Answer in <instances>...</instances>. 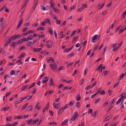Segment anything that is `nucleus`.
Returning <instances> with one entry per match:
<instances>
[{
  "instance_id": "412c9836",
  "label": "nucleus",
  "mask_w": 126,
  "mask_h": 126,
  "mask_svg": "<svg viewBox=\"0 0 126 126\" xmlns=\"http://www.w3.org/2000/svg\"><path fill=\"white\" fill-rule=\"evenodd\" d=\"M25 54L24 53V52H23L22 53V54L19 57H18V58L19 59H21V58H22V57H23L24 56H25Z\"/></svg>"
},
{
  "instance_id": "37998d69",
  "label": "nucleus",
  "mask_w": 126,
  "mask_h": 126,
  "mask_svg": "<svg viewBox=\"0 0 126 126\" xmlns=\"http://www.w3.org/2000/svg\"><path fill=\"white\" fill-rule=\"evenodd\" d=\"M74 101H72L70 102L69 103V105L70 106H71L74 103Z\"/></svg>"
},
{
  "instance_id": "a211bd4d",
  "label": "nucleus",
  "mask_w": 126,
  "mask_h": 126,
  "mask_svg": "<svg viewBox=\"0 0 126 126\" xmlns=\"http://www.w3.org/2000/svg\"><path fill=\"white\" fill-rule=\"evenodd\" d=\"M12 117L10 116L7 117L6 118V121H11Z\"/></svg>"
},
{
  "instance_id": "f257e3e1",
  "label": "nucleus",
  "mask_w": 126,
  "mask_h": 126,
  "mask_svg": "<svg viewBox=\"0 0 126 126\" xmlns=\"http://www.w3.org/2000/svg\"><path fill=\"white\" fill-rule=\"evenodd\" d=\"M20 37L21 35L20 34L15 35L10 37L4 45V47H7L12 41H14L17 38H19Z\"/></svg>"
},
{
  "instance_id": "680f3d73",
  "label": "nucleus",
  "mask_w": 126,
  "mask_h": 126,
  "mask_svg": "<svg viewBox=\"0 0 126 126\" xmlns=\"http://www.w3.org/2000/svg\"><path fill=\"white\" fill-rule=\"evenodd\" d=\"M65 36V34H62L59 36V37L60 39H61V38H63Z\"/></svg>"
},
{
  "instance_id": "bf43d9fd",
  "label": "nucleus",
  "mask_w": 126,
  "mask_h": 126,
  "mask_svg": "<svg viewBox=\"0 0 126 126\" xmlns=\"http://www.w3.org/2000/svg\"><path fill=\"white\" fill-rule=\"evenodd\" d=\"M84 80V79H82L81 80H80V85H81L83 83Z\"/></svg>"
},
{
  "instance_id": "72a5a7b5",
  "label": "nucleus",
  "mask_w": 126,
  "mask_h": 126,
  "mask_svg": "<svg viewBox=\"0 0 126 126\" xmlns=\"http://www.w3.org/2000/svg\"><path fill=\"white\" fill-rule=\"evenodd\" d=\"M80 103L79 102H77L76 104V107L78 108H79L80 107Z\"/></svg>"
},
{
  "instance_id": "2f4dec72",
  "label": "nucleus",
  "mask_w": 126,
  "mask_h": 126,
  "mask_svg": "<svg viewBox=\"0 0 126 126\" xmlns=\"http://www.w3.org/2000/svg\"><path fill=\"white\" fill-rule=\"evenodd\" d=\"M74 54V52H73L71 54H69L67 56V57L70 58L71 57H72L73 56Z\"/></svg>"
},
{
  "instance_id": "4be33fe9",
  "label": "nucleus",
  "mask_w": 126,
  "mask_h": 126,
  "mask_svg": "<svg viewBox=\"0 0 126 126\" xmlns=\"http://www.w3.org/2000/svg\"><path fill=\"white\" fill-rule=\"evenodd\" d=\"M76 99L77 101H79L80 100L81 98L79 94H78V95L76 96Z\"/></svg>"
},
{
  "instance_id": "f3484780",
  "label": "nucleus",
  "mask_w": 126,
  "mask_h": 126,
  "mask_svg": "<svg viewBox=\"0 0 126 126\" xmlns=\"http://www.w3.org/2000/svg\"><path fill=\"white\" fill-rule=\"evenodd\" d=\"M102 64H100L99 66H97L95 69V70L97 71L99 69H100L102 67Z\"/></svg>"
},
{
  "instance_id": "c03bdc74",
  "label": "nucleus",
  "mask_w": 126,
  "mask_h": 126,
  "mask_svg": "<svg viewBox=\"0 0 126 126\" xmlns=\"http://www.w3.org/2000/svg\"><path fill=\"white\" fill-rule=\"evenodd\" d=\"M109 73V72L108 71H105L104 73L103 74L104 76H105L107 75H108Z\"/></svg>"
},
{
  "instance_id": "f8f14e48",
  "label": "nucleus",
  "mask_w": 126,
  "mask_h": 126,
  "mask_svg": "<svg viewBox=\"0 0 126 126\" xmlns=\"http://www.w3.org/2000/svg\"><path fill=\"white\" fill-rule=\"evenodd\" d=\"M39 120V119L38 118L34 120L31 123V125H32L36 123Z\"/></svg>"
},
{
  "instance_id": "4468645a",
  "label": "nucleus",
  "mask_w": 126,
  "mask_h": 126,
  "mask_svg": "<svg viewBox=\"0 0 126 126\" xmlns=\"http://www.w3.org/2000/svg\"><path fill=\"white\" fill-rule=\"evenodd\" d=\"M23 115H22L21 116L18 115L17 116H15V119H21L23 118Z\"/></svg>"
},
{
  "instance_id": "13d9d810",
  "label": "nucleus",
  "mask_w": 126,
  "mask_h": 126,
  "mask_svg": "<svg viewBox=\"0 0 126 126\" xmlns=\"http://www.w3.org/2000/svg\"><path fill=\"white\" fill-rule=\"evenodd\" d=\"M5 11L6 12L8 13H9L10 12L9 10L7 7H6L5 8Z\"/></svg>"
},
{
  "instance_id": "603ef678",
  "label": "nucleus",
  "mask_w": 126,
  "mask_h": 126,
  "mask_svg": "<svg viewBox=\"0 0 126 126\" xmlns=\"http://www.w3.org/2000/svg\"><path fill=\"white\" fill-rule=\"evenodd\" d=\"M76 7L75 5H73L72 7L70 8L69 9V10L70 11H71L72 10L74 9V8Z\"/></svg>"
},
{
  "instance_id": "4c0bfd02",
  "label": "nucleus",
  "mask_w": 126,
  "mask_h": 126,
  "mask_svg": "<svg viewBox=\"0 0 126 126\" xmlns=\"http://www.w3.org/2000/svg\"><path fill=\"white\" fill-rule=\"evenodd\" d=\"M52 124L53 126L56 125L57 124V123L56 122H51L49 124V125H51Z\"/></svg>"
},
{
  "instance_id": "e433bc0d",
  "label": "nucleus",
  "mask_w": 126,
  "mask_h": 126,
  "mask_svg": "<svg viewBox=\"0 0 126 126\" xmlns=\"http://www.w3.org/2000/svg\"><path fill=\"white\" fill-rule=\"evenodd\" d=\"M45 28L43 27H40L39 28H37L36 30H44Z\"/></svg>"
},
{
  "instance_id": "8fccbe9b",
  "label": "nucleus",
  "mask_w": 126,
  "mask_h": 126,
  "mask_svg": "<svg viewBox=\"0 0 126 126\" xmlns=\"http://www.w3.org/2000/svg\"><path fill=\"white\" fill-rule=\"evenodd\" d=\"M91 86L90 85H89L88 86H87L85 88V89L86 90H88L90 88H91Z\"/></svg>"
},
{
  "instance_id": "864d4df0",
  "label": "nucleus",
  "mask_w": 126,
  "mask_h": 126,
  "mask_svg": "<svg viewBox=\"0 0 126 126\" xmlns=\"http://www.w3.org/2000/svg\"><path fill=\"white\" fill-rule=\"evenodd\" d=\"M52 31H53L51 28L50 27H49L48 29V32L50 33Z\"/></svg>"
},
{
  "instance_id": "052dcab7",
  "label": "nucleus",
  "mask_w": 126,
  "mask_h": 126,
  "mask_svg": "<svg viewBox=\"0 0 126 126\" xmlns=\"http://www.w3.org/2000/svg\"><path fill=\"white\" fill-rule=\"evenodd\" d=\"M15 71L13 70H12L10 73V74L11 75H13L14 74Z\"/></svg>"
},
{
  "instance_id": "338daca9",
  "label": "nucleus",
  "mask_w": 126,
  "mask_h": 126,
  "mask_svg": "<svg viewBox=\"0 0 126 126\" xmlns=\"http://www.w3.org/2000/svg\"><path fill=\"white\" fill-rule=\"evenodd\" d=\"M15 64V63L14 62H12L11 63H9L8 64V66H10L11 65H14Z\"/></svg>"
},
{
  "instance_id": "ddd939ff",
  "label": "nucleus",
  "mask_w": 126,
  "mask_h": 126,
  "mask_svg": "<svg viewBox=\"0 0 126 126\" xmlns=\"http://www.w3.org/2000/svg\"><path fill=\"white\" fill-rule=\"evenodd\" d=\"M47 60L48 61V63L49 61H51L52 62H54V59L52 57H49L47 58Z\"/></svg>"
},
{
  "instance_id": "0eeeda50",
  "label": "nucleus",
  "mask_w": 126,
  "mask_h": 126,
  "mask_svg": "<svg viewBox=\"0 0 126 126\" xmlns=\"http://www.w3.org/2000/svg\"><path fill=\"white\" fill-rule=\"evenodd\" d=\"M49 77H45L42 80V82L44 83L48 81L49 79Z\"/></svg>"
},
{
  "instance_id": "5701e85b",
  "label": "nucleus",
  "mask_w": 126,
  "mask_h": 126,
  "mask_svg": "<svg viewBox=\"0 0 126 126\" xmlns=\"http://www.w3.org/2000/svg\"><path fill=\"white\" fill-rule=\"evenodd\" d=\"M48 108V106H45V107L43 109V113L45 112L46 110H47Z\"/></svg>"
},
{
  "instance_id": "7ed1b4c3",
  "label": "nucleus",
  "mask_w": 126,
  "mask_h": 126,
  "mask_svg": "<svg viewBox=\"0 0 126 126\" xmlns=\"http://www.w3.org/2000/svg\"><path fill=\"white\" fill-rule=\"evenodd\" d=\"M98 37V35L97 34L94 35L92 38V41L93 43H94L96 41H94L97 39V37Z\"/></svg>"
},
{
  "instance_id": "4d7b16f0",
  "label": "nucleus",
  "mask_w": 126,
  "mask_h": 126,
  "mask_svg": "<svg viewBox=\"0 0 126 126\" xmlns=\"http://www.w3.org/2000/svg\"><path fill=\"white\" fill-rule=\"evenodd\" d=\"M76 31V30H75L72 33L71 35V37H72L73 36H74L75 34Z\"/></svg>"
},
{
  "instance_id": "c85d7f7f",
  "label": "nucleus",
  "mask_w": 126,
  "mask_h": 126,
  "mask_svg": "<svg viewBox=\"0 0 126 126\" xmlns=\"http://www.w3.org/2000/svg\"><path fill=\"white\" fill-rule=\"evenodd\" d=\"M32 119L31 120H28L26 121V125H27L30 124V122L32 121Z\"/></svg>"
},
{
  "instance_id": "774afa93",
  "label": "nucleus",
  "mask_w": 126,
  "mask_h": 126,
  "mask_svg": "<svg viewBox=\"0 0 126 126\" xmlns=\"http://www.w3.org/2000/svg\"><path fill=\"white\" fill-rule=\"evenodd\" d=\"M82 7L85 8H86L87 7V4H84L82 5Z\"/></svg>"
},
{
  "instance_id": "de8ad7c7",
  "label": "nucleus",
  "mask_w": 126,
  "mask_h": 126,
  "mask_svg": "<svg viewBox=\"0 0 126 126\" xmlns=\"http://www.w3.org/2000/svg\"><path fill=\"white\" fill-rule=\"evenodd\" d=\"M126 94V93L125 92H124L121 95V97H122V98H123L125 96Z\"/></svg>"
},
{
  "instance_id": "f704fd0d",
  "label": "nucleus",
  "mask_w": 126,
  "mask_h": 126,
  "mask_svg": "<svg viewBox=\"0 0 126 126\" xmlns=\"http://www.w3.org/2000/svg\"><path fill=\"white\" fill-rule=\"evenodd\" d=\"M100 100V97L98 98L95 101V103L96 104L98 103Z\"/></svg>"
},
{
  "instance_id": "cd10ccee",
  "label": "nucleus",
  "mask_w": 126,
  "mask_h": 126,
  "mask_svg": "<svg viewBox=\"0 0 126 126\" xmlns=\"http://www.w3.org/2000/svg\"><path fill=\"white\" fill-rule=\"evenodd\" d=\"M72 88V87L69 86L68 87H63V90H67L68 89H71Z\"/></svg>"
},
{
  "instance_id": "09e8293b",
  "label": "nucleus",
  "mask_w": 126,
  "mask_h": 126,
  "mask_svg": "<svg viewBox=\"0 0 126 126\" xmlns=\"http://www.w3.org/2000/svg\"><path fill=\"white\" fill-rule=\"evenodd\" d=\"M65 67L63 66H61L59 68V70H60L62 69H64Z\"/></svg>"
},
{
  "instance_id": "2eb2a0df",
  "label": "nucleus",
  "mask_w": 126,
  "mask_h": 126,
  "mask_svg": "<svg viewBox=\"0 0 126 126\" xmlns=\"http://www.w3.org/2000/svg\"><path fill=\"white\" fill-rule=\"evenodd\" d=\"M17 44V42H13L10 45V46L12 47H15L16 46V45Z\"/></svg>"
},
{
  "instance_id": "bb28decb",
  "label": "nucleus",
  "mask_w": 126,
  "mask_h": 126,
  "mask_svg": "<svg viewBox=\"0 0 126 126\" xmlns=\"http://www.w3.org/2000/svg\"><path fill=\"white\" fill-rule=\"evenodd\" d=\"M121 27V25H120L119 26L117 27L115 29V32H116L118 30L120 29Z\"/></svg>"
},
{
  "instance_id": "a19ab883",
  "label": "nucleus",
  "mask_w": 126,
  "mask_h": 126,
  "mask_svg": "<svg viewBox=\"0 0 126 126\" xmlns=\"http://www.w3.org/2000/svg\"><path fill=\"white\" fill-rule=\"evenodd\" d=\"M101 89V88L100 87L99 88H98L96 90V93L95 94L97 95V94H98L99 93V92H100V90Z\"/></svg>"
},
{
  "instance_id": "aec40b11",
  "label": "nucleus",
  "mask_w": 126,
  "mask_h": 126,
  "mask_svg": "<svg viewBox=\"0 0 126 126\" xmlns=\"http://www.w3.org/2000/svg\"><path fill=\"white\" fill-rule=\"evenodd\" d=\"M33 44L31 41L29 42L27 44V45L29 47H30Z\"/></svg>"
},
{
  "instance_id": "c756f323",
  "label": "nucleus",
  "mask_w": 126,
  "mask_h": 126,
  "mask_svg": "<svg viewBox=\"0 0 126 126\" xmlns=\"http://www.w3.org/2000/svg\"><path fill=\"white\" fill-rule=\"evenodd\" d=\"M50 21V20L48 18L44 20V21L45 22V24L46 23H49Z\"/></svg>"
},
{
  "instance_id": "7c9ffc66",
  "label": "nucleus",
  "mask_w": 126,
  "mask_h": 126,
  "mask_svg": "<svg viewBox=\"0 0 126 126\" xmlns=\"http://www.w3.org/2000/svg\"><path fill=\"white\" fill-rule=\"evenodd\" d=\"M122 100V97L120 98L119 99L118 101L116 103V105H118L120 103V102Z\"/></svg>"
},
{
  "instance_id": "6e6d98bb",
  "label": "nucleus",
  "mask_w": 126,
  "mask_h": 126,
  "mask_svg": "<svg viewBox=\"0 0 126 126\" xmlns=\"http://www.w3.org/2000/svg\"><path fill=\"white\" fill-rule=\"evenodd\" d=\"M54 91L52 90H50L48 92V94H51L53 93Z\"/></svg>"
},
{
  "instance_id": "dca6fc26",
  "label": "nucleus",
  "mask_w": 126,
  "mask_h": 126,
  "mask_svg": "<svg viewBox=\"0 0 126 126\" xmlns=\"http://www.w3.org/2000/svg\"><path fill=\"white\" fill-rule=\"evenodd\" d=\"M78 37H79L78 36H76L74 37V38H73V41H72V43H74L75 41H76L77 40H78Z\"/></svg>"
},
{
  "instance_id": "69168bd1",
  "label": "nucleus",
  "mask_w": 126,
  "mask_h": 126,
  "mask_svg": "<svg viewBox=\"0 0 126 126\" xmlns=\"http://www.w3.org/2000/svg\"><path fill=\"white\" fill-rule=\"evenodd\" d=\"M21 24H18V26L16 29V31L17 30L19 29V28L21 26Z\"/></svg>"
},
{
  "instance_id": "79ce46f5",
  "label": "nucleus",
  "mask_w": 126,
  "mask_h": 126,
  "mask_svg": "<svg viewBox=\"0 0 126 126\" xmlns=\"http://www.w3.org/2000/svg\"><path fill=\"white\" fill-rule=\"evenodd\" d=\"M32 106L31 105L28 108L27 110L28 111H31L32 109Z\"/></svg>"
},
{
  "instance_id": "49530a36",
  "label": "nucleus",
  "mask_w": 126,
  "mask_h": 126,
  "mask_svg": "<svg viewBox=\"0 0 126 126\" xmlns=\"http://www.w3.org/2000/svg\"><path fill=\"white\" fill-rule=\"evenodd\" d=\"M46 46L49 48H50L52 47V45L48 44H47Z\"/></svg>"
},
{
  "instance_id": "20e7f679",
  "label": "nucleus",
  "mask_w": 126,
  "mask_h": 126,
  "mask_svg": "<svg viewBox=\"0 0 126 126\" xmlns=\"http://www.w3.org/2000/svg\"><path fill=\"white\" fill-rule=\"evenodd\" d=\"M54 83L53 78H51L49 80V85L50 86H52V85Z\"/></svg>"
},
{
  "instance_id": "473e14b6",
  "label": "nucleus",
  "mask_w": 126,
  "mask_h": 126,
  "mask_svg": "<svg viewBox=\"0 0 126 126\" xmlns=\"http://www.w3.org/2000/svg\"><path fill=\"white\" fill-rule=\"evenodd\" d=\"M52 9L54 10V11L55 12L57 13H59V10L55 8V7L53 8Z\"/></svg>"
},
{
  "instance_id": "f03ea898",
  "label": "nucleus",
  "mask_w": 126,
  "mask_h": 126,
  "mask_svg": "<svg viewBox=\"0 0 126 126\" xmlns=\"http://www.w3.org/2000/svg\"><path fill=\"white\" fill-rule=\"evenodd\" d=\"M78 115V113L77 111L75 112L73 115L71 116L70 119L71 121H73L76 119Z\"/></svg>"
},
{
  "instance_id": "ea45409f",
  "label": "nucleus",
  "mask_w": 126,
  "mask_h": 126,
  "mask_svg": "<svg viewBox=\"0 0 126 126\" xmlns=\"http://www.w3.org/2000/svg\"><path fill=\"white\" fill-rule=\"evenodd\" d=\"M67 122V120H65L61 124V126H63L64 125L66 124Z\"/></svg>"
},
{
  "instance_id": "6e6552de",
  "label": "nucleus",
  "mask_w": 126,
  "mask_h": 126,
  "mask_svg": "<svg viewBox=\"0 0 126 126\" xmlns=\"http://www.w3.org/2000/svg\"><path fill=\"white\" fill-rule=\"evenodd\" d=\"M42 50V49L41 48H34L32 49L33 52H39Z\"/></svg>"
},
{
  "instance_id": "9b49d317",
  "label": "nucleus",
  "mask_w": 126,
  "mask_h": 126,
  "mask_svg": "<svg viewBox=\"0 0 126 126\" xmlns=\"http://www.w3.org/2000/svg\"><path fill=\"white\" fill-rule=\"evenodd\" d=\"M112 116V115L111 116V115H110L107 116L105 119V121H106L110 119L111 118Z\"/></svg>"
},
{
  "instance_id": "58836bf2",
  "label": "nucleus",
  "mask_w": 126,
  "mask_h": 126,
  "mask_svg": "<svg viewBox=\"0 0 126 126\" xmlns=\"http://www.w3.org/2000/svg\"><path fill=\"white\" fill-rule=\"evenodd\" d=\"M124 74H122L120 76L119 79L121 80L124 77Z\"/></svg>"
},
{
  "instance_id": "1a4fd4ad",
  "label": "nucleus",
  "mask_w": 126,
  "mask_h": 126,
  "mask_svg": "<svg viewBox=\"0 0 126 126\" xmlns=\"http://www.w3.org/2000/svg\"><path fill=\"white\" fill-rule=\"evenodd\" d=\"M29 86V85H27L25 86H23L20 89L21 91H23L24 90L27 89Z\"/></svg>"
},
{
  "instance_id": "6ab92c4d",
  "label": "nucleus",
  "mask_w": 126,
  "mask_h": 126,
  "mask_svg": "<svg viewBox=\"0 0 126 126\" xmlns=\"http://www.w3.org/2000/svg\"><path fill=\"white\" fill-rule=\"evenodd\" d=\"M107 48V46H106L103 48L102 51V54L103 55L104 54Z\"/></svg>"
},
{
  "instance_id": "393cba45",
  "label": "nucleus",
  "mask_w": 126,
  "mask_h": 126,
  "mask_svg": "<svg viewBox=\"0 0 126 126\" xmlns=\"http://www.w3.org/2000/svg\"><path fill=\"white\" fill-rule=\"evenodd\" d=\"M38 2V0H37L34 4L33 5L32 7L35 9L37 4Z\"/></svg>"
},
{
  "instance_id": "9d476101",
  "label": "nucleus",
  "mask_w": 126,
  "mask_h": 126,
  "mask_svg": "<svg viewBox=\"0 0 126 126\" xmlns=\"http://www.w3.org/2000/svg\"><path fill=\"white\" fill-rule=\"evenodd\" d=\"M33 36L32 35H30L27 37V41H28L29 40H32L33 39Z\"/></svg>"
},
{
  "instance_id": "5fc2aeb1",
  "label": "nucleus",
  "mask_w": 126,
  "mask_h": 126,
  "mask_svg": "<svg viewBox=\"0 0 126 126\" xmlns=\"http://www.w3.org/2000/svg\"><path fill=\"white\" fill-rule=\"evenodd\" d=\"M88 71V69L87 68L85 69V70L84 72V75H86V73Z\"/></svg>"
},
{
  "instance_id": "b1692460",
  "label": "nucleus",
  "mask_w": 126,
  "mask_h": 126,
  "mask_svg": "<svg viewBox=\"0 0 126 126\" xmlns=\"http://www.w3.org/2000/svg\"><path fill=\"white\" fill-rule=\"evenodd\" d=\"M54 69H53V70L54 71H55V70L56 69L58 68V66L56 63H54Z\"/></svg>"
},
{
  "instance_id": "0e129e2a",
  "label": "nucleus",
  "mask_w": 126,
  "mask_h": 126,
  "mask_svg": "<svg viewBox=\"0 0 126 126\" xmlns=\"http://www.w3.org/2000/svg\"><path fill=\"white\" fill-rule=\"evenodd\" d=\"M73 62H72L71 63H69L68 65H67V67L71 66V65L73 63Z\"/></svg>"
},
{
  "instance_id": "e2e57ef3",
  "label": "nucleus",
  "mask_w": 126,
  "mask_h": 126,
  "mask_svg": "<svg viewBox=\"0 0 126 126\" xmlns=\"http://www.w3.org/2000/svg\"><path fill=\"white\" fill-rule=\"evenodd\" d=\"M39 105V103H38V102L36 104V105L35 106V109H36L37 108V107H38V106Z\"/></svg>"
},
{
  "instance_id": "a18cd8bd",
  "label": "nucleus",
  "mask_w": 126,
  "mask_h": 126,
  "mask_svg": "<svg viewBox=\"0 0 126 126\" xmlns=\"http://www.w3.org/2000/svg\"><path fill=\"white\" fill-rule=\"evenodd\" d=\"M105 92L104 90H103L100 92L101 94L104 95L105 94Z\"/></svg>"
},
{
  "instance_id": "a878e982",
  "label": "nucleus",
  "mask_w": 126,
  "mask_h": 126,
  "mask_svg": "<svg viewBox=\"0 0 126 126\" xmlns=\"http://www.w3.org/2000/svg\"><path fill=\"white\" fill-rule=\"evenodd\" d=\"M28 104V103H26L25 105L23 106L22 109L21 110L22 111L27 106Z\"/></svg>"
},
{
  "instance_id": "39448f33",
  "label": "nucleus",
  "mask_w": 126,
  "mask_h": 126,
  "mask_svg": "<svg viewBox=\"0 0 126 126\" xmlns=\"http://www.w3.org/2000/svg\"><path fill=\"white\" fill-rule=\"evenodd\" d=\"M60 103H59L57 104H56L55 103H53V105L54 108L57 109L59 107L58 106H60Z\"/></svg>"
},
{
  "instance_id": "3c124183",
  "label": "nucleus",
  "mask_w": 126,
  "mask_h": 126,
  "mask_svg": "<svg viewBox=\"0 0 126 126\" xmlns=\"http://www.w3.org/2000/svg\"><path fill=\"white\" fill-rule=\"evenodd\" d=\"M98 112V111H95L94 114H92L91 115L92 116H94V117H95L96 116V113Z\"/></svg>"
},
{
  "instance_id": "423d86ee",
  "label": "nucleus",
  "mask_w": 126,
  "mask_h": 126,
  "mask_svg": "<svg viewBox=\"0 0 126 126\" xmlns=\"http://www.w3.org/2000/svg\"><path fill=\"white\" fill-rule=\"evenodd\" d=\"M49 3L51 6V7L53 9L54 8V5L55 4V3L54 1L52 0H51L50 1Z\"/></svg>"
},
{
  "instance_id": "c9c22d12",
  "label": "nucleus",
  "mask_w": 126,
  "mask_h": 126,
  "mask_svg": "<svg viewBox=\"0 0 126 126\" xmlns=\"http://www.w3.org/2000/svg\"><path fill=\"white\" fill-rule=\"evenodd\" d=\"M23 41V39H21L20 40H19L18 42H17V44H20L21 43H22Z\"/></svg>"
}]
</instances>
